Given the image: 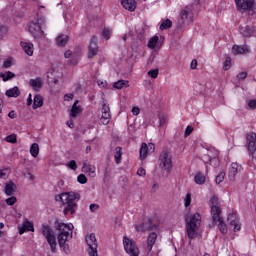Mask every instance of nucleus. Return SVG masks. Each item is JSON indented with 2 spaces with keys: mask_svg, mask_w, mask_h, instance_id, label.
Returning a JSON list of instances; mask_svg holds the SVG:
<instances>
[{
  "mask_svg": "<svg viewBox=\"0 0 256 256\" xmlns=\"http://www.w3.org/2000/svg\"><path fill=\"white\" fill-rule=\"evenodd\" d=\"M79 199L81 196L75 192H64L56 197V201H62L64 205V215H75Z\"/></svg>",
  "mask_w": 256,
  "mask_h": 256,
  "instance_id": "f257e3e1",
  "label": "nucleus"
},
{
  "mask_svg": "<svg viewBox=\"0 0 256 256\" xmlns=\"http://www.w3.org/2000/svg\"><path fill=\"white\" fill-rule=\"evenodd\" d=\"M211 204V220L212 225H217L222 235L227 233V225L223 222V218L221 217V208H219V198L217 196H213L210 199Z\"/></svg>",
  "mask_w": 256,
  "mask_h": 256,
  "instance_id": "f03ea898",
  "label": "nucleus"
},
{
  "mask_svg": "<svg viewBox=\"0 0 256 256\" xmlns=\"http://www.w3.org/2000/svg\"><path fill=\"white\" fill-rule=\"evenodd\" d=\"M199 227H201V214L195 213L186 218V230L189 239L199 237Z\"/></svg>",
  "mask_w": 256,
  "mask_h": 256,
  "instance_id": "7ed1b4c3",
  "label": "nucleus"
},
{
  "mask_svg": "<svg viewBox=\"0 0 256 256\" xmlns=\"http://www.w3.org/2000/svg\"><path fill=\"white\" fill-rule=\"evenodd\" d=\"M58 233V243L59 245H64V243H67L69 239H71L72 234H69L70 231L73 229V224H65V223H58L56 226Z\"/></svg>",
  "mask_w": 256,
  "mask_h": 256,
  "instance_id": "20e7f679",
  "label": "nucleus"
},
{
  "mask_svg": "<svg viewBox=\"0 0 256 256\" xmlns=\"http://www.w3.org/2000/svg\"><path fill=\"white\" fill-rule=\"evenodd\" d=\"M41 231L42 234L45 236L48 245H50L52 253H57V238H55V234H53L51 226H49L48 224H42Z\"/></svg>",
  "mask_w": 256,
  "mask_h": 256,
  "instance_id": "39448f33",
  "label": "nucleus"
},
{
  "mask_svg": "<svg viewBox=\"0 0 256 256\" xmlns=\"http://www.w3.org/2000/svg\"><path fill=\"white\" fill-rule=\"evenodd\" d=\"M43 25H45V18L38 19L37 22H31L29 24V32L34 39H43L45 32H43Z\"/></svg>",
  "mask_w": 256,
  "mask_h": 256,
  "instance_id": "423d86ee",
  "label": "nucleus"
},
{
  "mask_svg": "<svg viewBox=\"0 0 256 256\" xmlns=\"http://www.w3.org/2000/svg\"><path fill=\"white\" fill-rule=\"evenodd\" d=\"M193 23V6H186L180 11V16L178 18V27H184V25H189Z\"/></svg>",
  "mask_w": 256,
  "mask_h": 256,
  "instance_id": "0eeeda50",
  "label": "nucleus"
},
{
  "mask_svg": "<svg viewBox=\"0 0 256 256\" xmlns=\"http://www.w3.org/2000/svg\"><path fill=\"white\" fill-rule=\"evenodd\" d=\"M159 167L160 169H164V171L171 173V169H173V160L171 157V152H169V150H163L160 154Z\"/></svg>",
  "mask_w": 256,
  "mask_h": 256,
  "instance_id": "6e6552de",
  "label": "nucleus"
},
{
  "mask_svg": "<svg viewBox=\"0 0 256 256\" xmlns=\"http://www.w3.org/2000/svg\"><path fill=\"white\" fill-rule=\"evenodd\" d=\"M123 245L126 253L130 256H139V247L132 239L127 238V236L123 237Z\"/></svg>",
  "mask_w": 256,
  "mask_h": 256,
  "instance_id": "1a4fd4ad",
  "label": "nucleus"
},
{
  "mask_svg": "<svg viewBox=\"0 0 256 256\" xmlns=\"http://www.w3.org/2000/svg\"><path fill=\"white\" fill-rule=\"evenodd\" d=\"M246 147L248 149V153L252 159H256V133L251 132L246 135Z\"/></svg>",
  "mask_w": 256,
  "mask_h": 256,
  "instance_id": "9d476101",
  "label": "nucleus"
},
{
  "mask_svg": "<svg viewBox=\"0 0 256 256\" xmlns=\"http://www.w3.org/2000/svg\"><path fill=\"white\" fill-rule=\"evenodd\" d=\"M86 243L88 245L89 256H99V254L97 253V247H99V244L97 243V238L95 237V234H90L86 236Z\"/></svg>",
  "mask_w": 256,
  "mask_h": 256,
  "instance_id": "9b49d317",
  "label": "nucleus"
},
{
  "mask_svg": "<svg viewBox=\"0 0 256 256\" xmlns=\"http://www.w3.org/2000/svg\"><path fill=\"white\" fill-rule=\"evenodd\" d=\"M136 231L138 233H145L147 231H157L159 229V225L153 224L151 219L144 220L143 223L135 226Z\"/></svg>",
  "mask_w": 256,
  "mask_h": 256,
  "instance_id": "f8f14e48",
  "label": "nucleus"
},
{
  "mask_svg": "<svg viewBox=\"0 0 256 256\" xmlns=\"http://www.w3.org/2000/svg\"><path fill=\"white\" fill-rule=\"evenodd\" d=\"M237 9L242 11H253L256 9L255 0H235Z\"/></svg>",
  "mask_w": 256,
  "mask_h": 256,
  "instance_id": "ddd939ff",
  "label": "nucleus"
},
{
  "mask_svg": "<svg viewBox=\"0 0 256 256\" xmlns=\"http://www.w3.org/2000/svg\"><path fill=\"white\" fill-rule=\"evenodd\" d=\"M99 53V46L97 45V37L93 36L89 44L88 58L93 59Z\"/></svg>",
  "mask_w": 256,
  "mask_h": 256,
  "instance_id": "4468645a",
  "label": "nucleus"
},
{
  "mask_svg": "<svg viewBox=\"0 0 256 256\" xmlns=\"http://www.w3.org/2000/svg\"><path fill=\"white\" fill-rule=\"evenodd\" d=\"M79 55H81V52H76V53H73L71 50H67L65 53H64V56L66 59H69L71 58L68 63L69 65H77L79 63Z\"/></svg>",
  "mask_w": 256,
  "mask_h": 256,
  "instance_id": "2eb2a0df",
  "label": "nucleus"
},
{
  "mask_svg": "<svg viewBox=\"0 0 256 256\" xmlns=\"http://www.w3.org/2000/svg\"><path fill=\"white\" fill-rule=\"evenodd\" d=\"M227 221L231 227H234V231H241V225H239V220H237V214H229Z\"/></svg>",
  "mask_w": 256,
  "mask_h": 256,
  "instance_id": "dca6fc26",
  "label": "nucleus"
},
{
  "mask_svg": "<svg viewBox=\"0 0 256 256\" xmlns=\"http://www.w3.org/2000/svg\"><path fill=\"white\" fill-rule=\"evenodd\" d=\"M15 191H17V185H15L14 181L10 180L8 183L5 184V187H4L5 195H7L8 197H11L15 195Z\"/></svg>",
  "mask_w": 256,
  "mask_h": 256,
  "instance_id": "f3484780",
  "label": "nucleus"
},
{
  "mask_svg": "<svg viewBox=\"0 0 256 256\" xmlns=\"http://www.w3.org/2000/svg\"><path fill=\"white\" fill-rule=\"evenodd\" d=\"M241 169V166L237 164L236 162H233L229 168L228 172V178L229 181H235V175L239 173V170Z\"/></svg>",
  "mask_w": 256,
  "mask_h": 256,
  "instance_id": "a211bd4d",
  "label": "nucleus"
},
{
  "mask_svg": "<svg viewBox=\"0 0 256 256\" xmlns=\"http://www.w3.org/2000/svg\"><path fill=\"white\" fill-rule=\"evenodd\" d=\"M240 33L243 37H254L256 35L255 28L251 26H240Z\"/></svg>",
  "mask_w": 256,
  "mask_h": 256,
  "instance_id": "6ab92c4d",
  "label": "nucleus"
},
{
  "mask_svg": "<svg viewBox=\"0 0 256 256\" xmlns=\"http://www.w3.org/2000/svg\"><path fill=\"white\" fill-rule=\"evenodd\" d=\"M29 85L30 87H32L34 91H41V89L43 88V80H41L40 77H37L35 79H30Z\"/></svg>",
  "mask_w": 256,
  "mask_h": 256,
  "instance_id": "aec40b11",
  "label": "nucleus"
},
{
  "mask_svg": "<svg viewBox=\"0 0 256 256\" xmlns=\"http://www.w3.org/2000/svg\"><path fill=\"white\" fill-rule=\"evenodd\" d=\"M121 5L127 11H135V9H137V2H135V0H122Z\"/></svg>",
  "mask_w": 256,
  "mask_h": 256,
  "instance_id": "412c9836",
  "label": "nucleus"
},
{
  "mask_svg": "<svg viewBox=\"0 0 256 256\" xmlns=\"http://www.w3.org/2000/svg\"><path fill=\"white\" fill-rule=\"evenodd\" d=\"M155 241H157V233L152 232L149 234L147 238V249L148 252H151L153 249V246L155 245Z\"/></svg>",
  "mask_w": 256,
  "mask_h": 256,
  "instance_id": "4be33fe9",
  "label": "nucleus"
},
{
  "mask_svg": "<svg viewBox=\"0 0 256 256\" xmlns=\"http://www.w3.org/2000/svg\"><path fill=\"white\" fill-rule=\"evenodd\" d=\"M232 53L233 55H243V53H249V48L247 46L234 45Z\"/></svg>",
  "mask_w": 256,
  "mask_h": 256,
  "instance_id": "5701e85b",
  "label": "nucleus"
},
{
  "mask_svg": "<svg viewBox=\"0 0 256 256\" xmlns=\"http://www.w3.org/2000/svg\"><path fill=\"white\" fill-rule=\"evenodd\" d=\"M21 47L23 51L26 53V55H29L30 57L33 55V43L31 42H21Z\"/></svg>",
  "mask_w": 256,
  "mask_h": 256,
  "instance_id": "b1692460",
  "label": "nucleus"
},
{
  "mask_svg": "<svg viewBox=\"0 0 256 256\" xmlns=\"http://www.w3.org/2000/svg\"><path fill=\"white\" fill-rule=\"evenodd\" d=\"M82 171L83 173H90L91 177H95V166L91 165V164H87V162L83 163L82 166Z\"/></svg>",
  "mask_w": 256,
  "mask_h": 256,
  "instance_id": "393cba45",
  "label": "nucleus"
},
{
  "mask_svg": "<svg viewBox=\"0 0 256 256\" xmlns=\"http://www.w3.org/2000/svg\"><path fill=\"white\" fill-rule=\"evenodd\" d=\"M56 43L59 47H65V45H67V43H69V36H67L65 34H61L60 36H58L56 38Z\"/></svg>",
  "mask_w": 256,
  "mask_h": 256,
  "instance_id": "a878e982",
  "label": "nucleus"
},
{
  "mask_svg": "<svg viewBox=\"0 0 256 256\" xmlns=\"http://www.w3.org/2000/svg\"><path fill=\"white\" fill-rule=\"evenodd\" d=\"M33 109H39V107H43V96L37 94L34 96Z\"/></svg>",
  "mask_w": 256,
  "mask_h": 256,
  "instance_id": "bb28decb",
  "label": "nucleus"
},
{
  "mask_svg": "<svg viewBox=\"0 0 256 256\" xmlns=\"http://www.w3.org/2000/svg\"><path fill=\"white\" fill-rule=\"evenodd\" d=\"M21 95V91H19V87L15 86L9 90L6 91L7 97H19Z\"/></svg>",
  "mask_w": 256,
  "mask_h": 256,
  "instance_id": "cd10ccee",
  "label": "nucleus"
},
{
  "mask_svg": "<svg viewBox=\"0 0 256 256\" xmlns=\"http://www.w3.org/2000/svg\"><path fill=\"white\" fill-rule=\"evenodd\" d=\"M79 103V100H76L71 108V117H77V115L81 114V107L77 106Z\"/></svg>",
  "mask_w": 256,
  "mask_h": 256,
  "instance_id": "c85d7f7f",
  "label": "nucleus"
},
{
  "mask_svg": "<svg viewBox=\"0 0 256 256\" xmlns=\"http://www.w3.org/2000/svg\"><path fill=\"white\" fill-rule=\"evenodd\" d=\"M149 151V146H147V143H142L141 148H140V159H146L147 153Z\"/></svg>",
  "mask_w": 256,
  "mask_h": 256,
  "instance_id": "c756f323",
  "label": "nucleus"
},
{
  "mask_svg": "<svg viewBox=\"0 0 256 256\" xmlns=\"http://www.w3.org/2000/svg\"><path fill=\"white\" fill-rule=\"evenodd\" d=\"M194 181L197 185H204L205 181H206V178L205 176L203 175V173L201 172H198L195 177H194Z\"/></svg>",
  "mask_w": 256,
  "mask_h": 256,
  "instance_id": "7c9ffc66",
  "label": "nucleus"
},
{
  "mask_svg": "<svg viewBox=\"0 0 256 256\" xmlns=\"http://www.w3.org/2000/svg\"><path fill=\"white\" fill-rule=\"evenodd\" d=\"M114 89H123V87H129V81L127 80H118L113 84Z\"/></svg>",
  "mask_w": 256,
  "mask_h": 256,
  "instance_id": "2f4dec72",
  "label": "nucleus"
},
{
  "mask_svg": "<svg viewBox=\"0 0 256 256\" xmlns=\"http://www.w3.org/2000/svg\"><path fill=\"white\" fill-rule=\"evenodd\" d=\"M109 121H111V113H102L100 118L101 125H109Z\"/></svg>",
  "mask_w": 256,
  "mask_h": 256,
  "instance_id": "473e14b6",
  "label": "nucleus"
},
{
  "mask_svg": "<svg viewBox=\"0 0 256 256\" xmlns=\"http://www.w3.org/2000/svg\"><path fill=\"white\" fill-rule=\"evenodd\" d=\"M171 27H173V22L170 19H166L160 24V31H165V29H171Z\"/></svg>",
  "mask_w": 256,
  "mask_h": 256,
  "instance_id": "72a5a7b5",
  "label": "nucleus"
},
{
  "mask_svg": "<svg viewBox=\"0 0 256 256\" xmlns=\"http://www.w3.org/2000/svg\"><path fill=\"white\" fill-rule=\"evenodd\" d=\"M115 151H116L115 155H114L115 161H116L117 165H119L121 163V157L123 155L122 148L118 146V147H116Z\"/></svg>",
  "mask_w": 256,
  "mask_h": 256,
  "instance_id": "f704fd0d",
  "label": "nucleus"
},
{
  "mask_svg": "<svg viewBox=\"0 0 256 256\" xmlns=\"http://www.w3.org/2000/svg\"><path fill=\"white\" fill-rule=\"evenodd\" d=\"M0 77H1L2 81H9V79H14L15 73H13L11 71H7L6 73H1Z\"/></svg>",
  "mask_w": 256,
  "mask_h": 256,
  "instance_id": "c9c22d12",
  "label": "nucleus"
},
{
  "mask_svg": "<svg viewBox=\"0 0 256 256\" xmlns=\"http://www.w3.org/2000/svg\"><path fill=\"white\" fill-rule=\"evenodd\" d=\"M30 154L32 157H37L39 155V144L33 143L30 147Z\"/></svg>",
  "mask_w": 256,
  "mask_h": 256,
  "instance_id": "e433bc0d",
  "label": "nucleus"
},
{
  "mask_svg": "<svg viewBox=\"0 0 256 256\" xmlns=\"http://www.w3.org/2000/svg\"><path fill=\"white\" fill-rule=\"evenodd\" d=\"M159 42V36H153L149 42H148V47L149 49H155L157 43Z\"/></svg>",
  "mask_w": 256,
  "mask_h": 256,
  "instance_id": "4c0bfd02",
  "label": "nucleus"
},
{
  "mask_svg": "<svg viewBox=\"0 0 256 256\" xmlns=\"http://www.w3.org/2000/svg\"><path fill=\"white\" fill-rule=\"evenodd\" d=\"M23 227L24 229H26V231H31L32 233L35 231V228L33 227V223H31L27 219L23 222Z\"/></svg>",
  "mask_w": 256,
  "mask_h": 256,
  "instance_id": "58836bf2",
  "label": "nucleus"
},
{
  "mask_svg": "<svg viewBox=\"0 0 256 256\" xmlns=\"http://www.w3.org/2000/svg\"><path fill=\"white\" fill-rule=\"evenodd\" d=\"M225 180V172L222 170L220 171V173L216 176V184L219 185L220 183H223V181Z\"/></svg>",
  "mask_w": 256,
  "mask_h": 256,
  "instance_id": "ea45409f",
  "label": "nucleus"
},
{
  "mask_svg": "<svg viewBox=\"0 0 256 256\" xmlns=\"http://www.w3.org/2000/svg\"><path fill=\"white\" fill-rule=\"evenodd\" d=\"M102 37L103 39H106V41H108V39H111V29L104 28L102 32Z\"/></svg>",
  "mask_w": 256,
  "mask_h": 256,
  "instance_id": "a19ab883",
  "label": "nucleus"
},
{
  "mask_svg": "<svg viewBox=\"0 0 256 256\" xmlns=\"http://www.w3.org/2000/svg\"><path fill=\"white\" fill-rule=\"evenodd\" d=\"M223 69L224 71H229V69H231V57L227 56L226 60L223 64Z\"/></svg>",
  "mask_w": 256,
  "mask_h": 256,
  "instance_id": "79ce46f5",
  "label": "nucleus"
},
{
  "mask_svg": "<svg viewBox=\"0 0 256 256\" xmlns=\"http://www.w3.org/2000/svg\"><path fill=\"white\" fill-rule=\"evenodd\" d=\"M148 75L152 79H157V77L159 76V69H154V70L148 71Z\"/></svg>",
  "mask_w": 256,
  "mask_h": 256,
  "instance_id": "37998d69",
  "label": "nucleus"
},
{
  "mask_svg": "<svg viewBox=\"0 0 256 256\" xmlns=\"http://www.w3.org/2000/svg\"><path fill=\"white\" fill-rule=\"evenodd\" d=\"M7 143H17V135L16 134H11L6 137Z\"/></svg>",
  "mask_w": 256,
  "mask_h": 256,
  "instance_id": "c03bdc74",
  "label": "nucleus"
},
{
  "mask_svg": "<svg viewBox=\"0 0 256 256\" xmlns=\"http://www.w3.org/2000/svg\"><path fill=\"white\" fill-rule=\"evenodd\" d=\"M77 181L78 183H81V185H85V183H87V176H85V174H80L77 177Z\"/></svg>",
  "mask_w": 256,
  "mask_h": 256,
  "instance_id": "a18cd8bd",
  "label": "nucleus"
},
{
  "mask_svg": "<svg viewBox=\"0 0 256 256\" xmlns=\"http://www.w3.org/2000/svg\"><path fill=\"white\" fill-rule=\"evenodd\" d=\"M5 202H6L8 205L13 206V205H15V203H17V197L12 196V197H10V198H7V199L5 200Z\"/></svg>",
  "mask_w": 256,
  "mask_h": 256,
  "instance_id": "49530a36",
  "label": "nucleus"
},
{
  "mask_svg": "<svg viewBox=\"0 0 256 256\" xmlns=\"http://www.w3.org/2000/svg\"><path fill=\"white\" fill-rule=\"evenodd\" d=\"M167 123V116L159 115V126L163 127Z\"/></svg>",
  "mask_w": 256,
  "mask_h": 256,
  "instance_id": "de8ad7c7",
  "label": "nucleus"
},
{
  "mask_svg": "<svg viewBox=\"0 0 256 256\" xmlns=\"http://www.w3.org/2000/svg\"><path fill=\"white\" fill-rule=\"evenodd\" d=\"M67 167L72 169L73 171H77V162L75 160H71L68 164Z\"/></svg>",
  "mask_w": 256,
  "mask_h": 256,
  "instance_id": "09e8293b",
  "label": "nucleus"
},
{
  "mask_svg": "<svg viewBox=\"0 0 256 256\" xmlns=\"http://www.w3.org/2000/svg\"><path fill=\"white\" fill-rule=\"evenodd\" d=\"M101 113H111V109L109 108V105L107 103L102 104Z\"/></svg>",
  "mask_w": 256,
  "mask_h": 256,
  "instance_id": "8fccbe9b",
  "label": "nucleus"
},
{
  "mask_svg": "<svg viewBox=\"0 0 256 256\" xmlns=\"http://www.w3.org/2000/svg\"><path fill=\"white\" fill-rule=\"evenodd\" d=\"M192 133H193V126H187L184 133V137H189V135H191Z\"/></svg>",
  "mask_w": 256,
  "mask_h": 256,
  "instance_id": "3c124183",
  "label": "nucleus"
},
{
  "mask_svg": "<svg viewBox=\"0 0 256 256\" xmlns=\"http://www.w3.org/2000/svg\"><path fill=\"white\" fill-rule=\"evenodd\" d=\"M185 207H189V205H191V193H188L187 195H186V198H185Z\"/></svg>",
  "mask_w": 256,
  "mask_h": 256,
  "instance_id": "603ef678",
  "label": "nucleus"
},
{
  "mask_svg": "<svg viewBox=\"0 0 256 256\" xmlns=\"http://www.w3.org/2000/svg\"><path fill=\"white\" fill-rule=\"evenodd\" d=\"M137 175H139V177H145V175H147V171H145L144 168H139L137 171Z\"/></svg>",
  "mask_w": 256,
  "mask_h": 256,
  "instance_id": "864d4df0",
  "label": "nucleus"
},
{
  "mask_svg": "<svg viewBox=\"0 0 256 256\" xmlns=\"http://www.w3.org/2000/svg\"><path fill=\"white\" fill-rule=\"evenodd\" d=\"M12 65H13V61L5 60L4 64H3V67H4V69H9V67H11Z\"/></svg>",
  "mask_w": 256,
  "mask_h": 256,
  "instance_id": "5fc2aeb1",
  "label": "nucleus"
},
{
  "mask_svg": "<svg viewBox=\"0 0 256 256\" xmlns=\"http://www.w3.org/2000/svg\"><path fill=\"white\" fill-rule=\"evenodd\" d=\"M248 107H250V109H256V99L248 101Z\"/></svg>",
  "mask_w": 256,
  "mask_h": 256,
  "instance_id": "6e6d98bb",
  "label": "nucleus"
},
{
  "mask_svg": "<svg viewBox=\"0 0 256 256\" xmlns=\"http://www.w3.org/2000/svg\"><path fill=\"white\" fill-rule=\"evenodd\" d=\"M60 247L63 249L64 253H69V244H67V242H64Z\"/></svg>",
  "mask_w": 256,
  "mask_h": 256,
  "instance_id": "4d7b16f0",
  "label": "nucleus"
},
{
  "mask_svg": "<svg viewBox=\"0 0 256 256\" xmlns=\"http://www.w3.org/2000/svg\"><path fill=\"white\" fill-rule=\"evenodd\" d=\"M97 85H98V87L105 88V87H107V81L98 80Z\"/></svg>",
  "mask_w": 256,
  "mask_h": 256,
  "instance_id": "13d9d810",
  "label": "nucleus"
},
{
  "mask_svg": "<svg viewBox=\"0 0 256 256\" xmlns=\"http://www.w3.org/2000/svg\"><path fill=\"white\" fill-rule=\"evenodd\" d=\"M237 78L238 79H247V72H240L238 75H237Z\"/></svg>",
  "mask_w": 256,
  "mask_h": 256,
  "instance_id": "bf43d9fd",
  "label": "nucleus"
},
{
  "mask_svg": "<svg viewBox=\"0 0 256 256\" xmlns=\"http://www.w3.org/2000/svg\"><path fill=\"white\" fill-rule=\"evenodd\" d=\"M97 209H99V205H97V204H90V211L92 213H95V211H97Z\"/></svg>",
  "mask_w": 256,
  "mask_h": 256,
  "instance_id": "052dcab7",
  "label": "nucleus"
},
{
  "mask_svg": "<svg viewBox=\"0 0 256 256\" xmlns=\"http://www.w3.org/2000/svg\"><path fill=\"white\" fill-rule=\"evenodd\" d=\"M139 113H141V110L139 109V107L132 108L133 115H139Z\"/></svg>",
  "mask_w": 256,
  "mask_h": 256,
  "instance_id": "680f3d73",
  "label": "nucleus"
},
{
  "mask_svg": "<svg viewBox=\"0 0 256 256\" xmlns=\"http://www.w3.org/2000/svg\"><path fill=\"white\" fill-rule=\"evenodd\" d=\"M8 117H10V119H16L17 118V113H15V111H10L8 113Z\"/></svg>",
  "mask_w": 256,
  "mask_h": 256,
  "instance_id": "e2e57ef3",
  "label": "nucleus"
},
{
  "mask_svg": "<svg viewBox=\"0 0 256 256\" xmlns=\"http://www.w3.org/2000/svg\"><path fill=\"white\" fill-rule=\"evenodd\" d=\"M7 33V27L0 25V35H5Z\"/></svg>",
  "mask_w": 256,
  "mask_h": 256,
  "instance_id": "0e129e2a",
  "label": "nucleus"
},
{
  "mask_svg": "<svg viewBox=\"0 0 256 256\" xmlns=\"http://www.w3.org/2000/svg\"><path fill=\"white\" fill-rule=\"evenodd\" d=\"M31 94H29L28 98H27V102H26V105L29 107L32 105L33 103V99L31 98Z\"/></svg>",
  "mask_w": 256,
  "mask_h": 256,
  "instance_id": "69168bd1",
  "label": "nucleus"
},
{
  "mask_svg": "<svg viewBox=\"0 0 256 256\" xmlns=\"http://www.w3.org/2000/svg\"><path fill=\"white\" fill-rule=\"evenodd\" d=\"M190 67L191 69H197V60H192Z\"/></svg>",
  "mask_w": 256,
  "mask_h": 256,
  "instance_id": "338daca9",
  "label": "nucleus"
},
{
  "mask_svg": "<svg viewBox=\"0 0 256 256\" xmlns=\"http://www.w3.org/2000/svg\"><path fill=\"white\" fill-rule=\"evenodd\" d=\"M64 99H65L66 101H71V99H73V94H66V95L64 96Z\"/></svg>",
  "mask_w": 256,
  "mask_h": 256,
  "instance_id": "774afa93",
  "label": "nucleus"
}]
</instances>
